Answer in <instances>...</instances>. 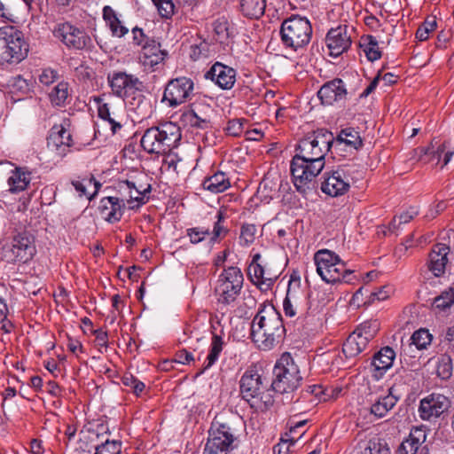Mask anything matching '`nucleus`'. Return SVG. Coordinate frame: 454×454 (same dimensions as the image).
<instances>
[{"label":"nucleus","instance_id":"obj_1","mask_svg":"<svg viewBox=\"0 0 454 454\" xmlns=\"http://www.w3.org/2000/svg\"><path fill=\"white\" fill-rule=\"evenodd\" d=\"M333 141V133L325 129H317L300 140L291 161V173L297 191L305 193L309 189L310 183L323 170L325 157Z\"/></svg>","mask_w":454,"mask_h":454},{"label":"nucleus","instance_id":"obj_2","mask_svg":"<svg viewBox=\"0 0 454 454\" xmlns=\"http://www.w3.org/2000/svg\"><path fill=\"white\" fill-rule=\"evenodd\" d=\"M280 313L271 304H262L251 323L253 341L262 350L272 349L285 336Z\"/></svg>","mask_w":454,"mask_h":454},{"label":"nucleus","instance_id":"obj_3","mask_svg":"<svg viewBox=\"0 0 454 454\" xmlns=\"http://www.w3.org/2000/svg\"><path fill=\"white\" fill-rule=\"evenodd\" d=\"M181 137L179 126L171 121H166L147 129L140 144L148 153L166 154L177 146Z\"/></svg>","mask_w":454,"mask_h":454},{"label":"nucleus","instance_id":"obj_4","mask_svg":"<svg viewBox=\"0 0 454 454\" xmlns=\"http://www.w3.org/2000/svg\"><path fill=\"white\" fill-rule=\"evenodd\" d=\"M280 39L286 48L297 51L306 46L312 35V27L306 17L292 15L280 27Z\"/></svg>","mask_w":454,"mask_h":454},{"label":"nucleus","instance_id":"obj_5","mask_svg":"<svg viewBox=\"0 0 454 454\" xmlns=\"http://www.w3.org/2000/svg\"><path fill=\"white\" fill-rule=\"evenodd\" d=\"M274 380L271 387L278 393H289L297 389L302 380L299 366L290 353H284L273 369Z\"/></svg>","mask_w":454,"mask_h":454},{"label":"nucleus","instance_id":"obj_6","mask_svg":"<svg viewBox=\"0 0 454 454\" xmlns=\"http://www.w3.org/2000/svg\"><path fill=\"white\" fill-rule=\"evenodd\" d=\"M23 34L12 26L0 28V64L20 63L27 54Z\"/></svg>","mask_w":454,"mask_h":454},{"label":"nucleus","instance_id":"obj_7","mask_svg":"<svg viewBox=\"0 0 454 454\" xmlns=\"http://www.w3.org/2000/svg\"><path fill=\"white\" fill-rule=\"evenodd\" d=\"M314 261L317 272L325 282L338 283L340 273L345 270V262L338 254L327 249L319 250L315 254Z\"/></svg>","mask_w":454,"mask_h":454},{"label":"nucleus","instance_id":"obj_8","mask_svg":"<svg viewBox=\"0 0 454 454\" xmlns=\"http://www.w3.org/2000/svg\"><path fill=\"white\" fill-rule=\"evenodd\" d=\"M53 35L68 49L82 50L91 43L90 37L84 30L68 22L58 24L53 29Z\"/></svg>","mask_w":454,"mask_h":454},{"label":"nucleus","instance_id":"obj_9","mask_svg":"<svg viewBox=\"0 0 454 454\" xmlns=\"http://www.w3.org/2000/svg\"><path fill=\"white\" fill-rule=\"evenodd\" d=\"M351 181L350 169L348 167H341L324 174L321 190L332 197L341 196L348 191Z\"/></svg>","mask_w":454,"mask_h":454},{"label":"nucleus","instance_id":"obj_10","mask_svg":"<svg viewBox=\"0 0 454 454\" xmlns=\"http://www.w3.org/2000/svg\"><path fill=\"white\" fill-rule=\"evenodd\" d=\"M193 88L194 83L190 78L172 79L165 87L162 101L168 102L170 107H176L190 99Z\"/></svg>","mask_w":454,"mask_h":454},{"label":"nucleus","instance_id":"obj_11","mask_svg":"<svg viewBox=\"0 0 454 454\" xmlns=\"http://www.w3.org/2000/svg\"><path fill=\"white\" fill-rule=\"evenodd\" d=\"M35 238L27 231L20 232L12 239L5 255L12 261L27 262L35 254Z\"/></svg>","mask_w":454,"mask_h":454},{"label":"nucleus","instance_id":"obj_12","mask_svg":"<svg viewBox=\"0 0 454 454\" xmlns=\"http://www.w3.org/2000/svg\"><path fill=\"white\" fill-rule=\"evenodd\" d=\"M205 454H227V430L224 414L215 415L204 449Z\"/></svg>","mask_w":454,"mask_h":454},{"label":"nucleus","instance_id":"obj_13","mask_svg":"<svg viewBox=\"0 0 454 454\" xmlns=\"http://www.w3.org/2000/svg\"><path fill=\"white\" fill-rule=\"evenodd\" d=\"M450 406V401L447 396L433 393L420 400L419 414L421 419L432 421L448 411Z\"/></svg>","mask_w":454,"mask_h":454},{"label":"nucleus","instance_id":"obj_14","mask_svg":"<svg viewBox=\"0 0 454 454\" xmlns=\"http://www.w3.org/2000/svg\"><path fill=\"white\" fill-rule=\"evenodd\" d=\"M348 95L347 87L342 79L335 78L321 86L317 91V97L321 103L332 106L347 99Z\"/></svg>","mask_w":454,"mask_h":454},{"label":"nucleus","instance_id":"obj_15","mask_svg":"<svg viewBox=\"0 0 454 454\" xmlns=\"http://www.w3.org/2000/svg\"><path fill=\"white\" fill-rule=\"evenodd\" d=\"M108 82L114 94L120 98L129 96L142 86V82L137 77L124 72H115L112 75H108Z\"/></svg>","mask_w":454,"mask_h":454},{"label":"nucleus","instance_id":"obj_16","mask_svg":"<svg viewBox=\"0 0 454 454\" xmlns=\"http://www.w3.org/2000/svg\"><path fill=\"white\" fill-rule=\"evenodd\" d=\"M248 307L243 300H239L237 301V309L233 311V316L229 320L234 340H242L247 336L248 331H251V323L248 322Z\"/></svg>","mask_w":454,"mask_h":454},{"label":"nucleus","instance_id":"obj_17","mask_svg":"<svg viewBox=\"0 0 454 454\" xmlns=\"http://www.w3.org/2000/svg\"><path fill=\"white\" fill-rule=\"evenodd\" d=\"M266 383L262 376L254 370H247L240 380V393L247 402H251L254 396H258Z\"/></svg>","mask_w":454,"mask_h":454},{"label":"nucleus","instance_id":"obj_18","mask_svg":"<svg viewBox=\"0 0 454 454\" xmlns=\"http://www.w3.org/2000/svg\"><path fill=\"white\" fill-rule=\"evenodd\" d=\"M326 44L330 51V55L338 57L346 51L350 44L351 39L348 35L346 27H338L332 28L326 35Z\"/></svg>","mask_w":454,"mask_h":454},{"label":"nucleus","instance_id":"obj_19","mask_svg":"<svg viewBox=\"0 0 454 454\" xmlns=\"http://www.w3.org/2000/svg\"><path fill=\"white\" fill-rule=\"evenodd\" d=\"M124 208L125 203L123 199L109 196L100 200V213L109 223L120 221L123 215Z\"/></svg>","mask_w":454,"mask_h":454},{"label":"nucleus","instance_id":"obj_20","mask_svg":"<svg viewBox=\"0 0 454 454\" xmlns=\"http://www.w3.org/2000/svg\"><path fill=\"white\" fill-rule=\"evenodd\" d=\"M449 253L450 247L445 244L434 246L429 254L428 269L435 277L444 274Z\"/></svg>","mask_w":454,"mask_h":454},{"label":"nucleus","instance_id":"obj_21","mask_svg":"<svg viewBox=\"0 0 454 454\" xmlns=\"http://www.w3.org/2000/svg\"><path fill=\"white\" fill-rule=\"evenodd\" d=\"M123 98L126 100L129 111L134 112L137 118L143 120L150 116L152 105L150 100L142 94L140 87H138V90H135Z\"/></svg>","mask_w":454,"mask_h":454},{"label":"nucleus","instance_id":"obj_22","mask_svg":"<svg viewBox=\"0 0 454 454\" xmlns=\"http://www.w3.org/2000/svg\"><path fill=\"white\" fill-rule=\"evenodd\" d=\"M72 136L71 134L62 126H54L51 129V132L47 139V144L51 150L55 149L59 151L60 156H65L67 148L71 145Z\"/></svg>","mask_w":454,"mask_h":454},{"label":"nucleus","instance_id":"obj_23","mask_svg":"<svg viewBox=\"0 0 454 454\" xmlns=\"http://www.w3.org/2000/svg\"><path fill=\"white\" fill-rule=\"evenodd\" d=\"M395 358V350L387 346L379 350L372 357L371 365L375 371L374 376L381 378L387 370H389Z\"/></svg>","mask_w":454,"mask_h":454},{"label":"nucleus","instance_id":"obj_24","mask_svg":"<svg viewBox=\"0 0 454 454\" xmlns=\"http://www.w3.org/2000/svg\"><path fill=\"white\" fill-rule=\"evenodd\" d=\"M427 434L423 427H414L411 430L398 448V454H416L419 446L425 442Z\"/></svg>","mask_w":454,"mask_h":454},{"label":"nucleus","instance_id":"obj_25","mask_svg":"<svg viewBox=\"0 0 454 454\" xmlns=\"http://www.w3.org/2000/svg\"><path fill=\"white\" fill-rule=\"evenodd\" d=\"M398 400L399 397L393 393V387L388 388L387 395L379 396L372 404L371 414L379 419L385 417L395 406Z\"/></svg>","mask_w":454,"mask_h":454},{"label":"nucleus","instance_id":"obj_26","mask_svg":"<svg viewBox=\"0 0 454 454\" xmlns=\"http://www.w3.org/2000/svg\"><path fill=\"white\" fill-rule=\"evenodd\" d=\"M368 341L358 332H353L343 344L342 351L346 357H355L365 349Z\"/></svg>","mask_w":454,"mask_h":454},{"label":"nucleus","instance_id":"obj_27","mask_svg":"<svg viewBox=\"0 0 454 454\" xmlns=\"http://www.w3.org/2000/svg\"><path fill=\"white\" fill-rule=\"evenodd\" d=\"M239 12L248 19H259L265 12L266 0H237Z\"/></svg>","mask_w":454,"mask_h":454},{"label":"nucleus","instance_id":"obj_28","mask_svg":"<svg viewBox=\"0 0 454 454\" xmlns=\"http://www.w3.org/2000/svg\"><path fill=\"white\" fill-rule=\"evenodd\" d=\"M261 254L256 253L253 255L252 262L248 268V274L254 283L258 286L272 284V278L266 275L263 266L259 262Z\"/></svg>","mask_w":454,"mask_h":454},{"label":"nucleus","instance_id":"obj_29","mask_svg":"<svg viewBox=\"0 0 454 454\" xmlns=\"http://www.w3.org/2000/svg\"><path fill=\"white\" fill-rule=\"evenodd\" d=\"M30 173L24 172L20 168H15L8 177V191L12 193H18L27 189L30 183Z\"/></svg>","mask_w":454,"mask_h":454},{"label":"nucleus","instance_id":"obj_30","mask_svg":"<svg viewBox=\"0 0 454 454\" xmlns=\"http://www.w3.org/2000/svg\"><path fill=\"white\" fill-rule=\"evenodd\" d=\"M420 351L421 349H416L415 345L411 344V341H409V340L406 343L402 341L401 361L411 366L412 370H417L420 366Z\"/></svg>","mask_w":454,"mask_h":454},{"label":"nucleus","instance_id":"obj_31","mask_svg":"<svg viewBox=\"0 0 454 454\" xmlns=\"http://www.w3.org/2000/svg\"><path fill=\"white\" fill-rule=\"evenodd\" d=\"M227 67L215 62L205 74V78L211 80L221 90H227Z\"/></svg>","mask_w":454,"mask_h":454},{"label":"nucleus","instance_id":"obj_32","mask_svg":"<svg viewBox=\"0 0 454 454\" xmlns=\"http://www.w3.org/2000/svg\"><path fill=\"white\" fill-rule=\"evenodd\" d=\"M359 44L369 61L373 62L381 58L379 43L374 36H363Z\"/></svg>","mask_w":454,"mask_h":454},{"label":"nucleus","instance_id":"obj_33","mask_svg":"<svg viewBox=\"0 0 454 454\" xmlns=\"http://www.w3.org/2000/svg\"><path fill=\"white\" fill-rule=\"evenodd\" d=\"M118 187L120 191H129V197L130 200H135L140 203H145L144 196L151 192L150 184L142 190L141 187H137L134 182L129 180L120 181Z\"/></svg>","mask_w":454,"mask_h":454},{"label":"nucleus","instance_id":"obj_34","mask_svg":"<svg viewBox=\"0 0 454 454\" xmlns=\"http://www.w3.org/2000/svg\"><path fill=\"white\" fill-rule=\"evenodd\" d=\"M336 144L348 146L349 148L357 150L363 145L362 139L358 131L353 128L342 129L336 138Z\"/></svg>","mask_w":454,"mask_h":454},{"label":"nucleus","instance_id":"obj_35","mask_svg":"<svg viewBox=\"0 0 454 454\" xmlns=\"http://www.w3.org/2000/svg\"><path fill=\"white\" fill-rule=\"evenodd\" d=\"M204 189L214 193L223 192L227 190V177L225 173L218 171L213 176L206 178L202 184Z\"/></svg>","mask_w":454,"mask_h":454},{"label":"nucleus","instance_id":"obj_36","mask_svg":"<svg viewBox=\"0 0 454 454\" xmlns=\"http://www.w3.org/2000/svg\"><path fill=\"white\" fill-rule=\"evenodd\" d=\"M419 215V210L416 207H410L407 210L401 213L399 215L395 216L388 226L390 232H396L403 224L410 223L415 216Z\"/></svg>","mask_w":454,"mask_h":454},{"label":"nucleus","instance_id":"obj_37","mask_svg":"<svg viewBox=\"0 0 454 454\" xmlns=\"http://www.w3.org/2000/svg\"><path fill=\"white\" fill-rule=\"evenodd\" d=\"M223 342L222 337L214 334L212 338L211 349L208 356H207V364L204 365L203 369L197 373V376L202 374L206 370L210 368L215 363V361L218 359L219 354L223 349Z\"/></svg>","mask_w":454,"mask_h":454},{"label":"nucleus","instance_id":"obj_38","mask_svg":"<svg viewBox=\"0 0 454 454\" xmlns=\"http://www.w3.org/2000/svg\"><path fill=\"white\" fill-rule=\"evenodd\" d=\"M260 392L261 393L258 395V396H254V399H252L250 405L261 411L268 410L273 405L274 398L271 391L268 388L267 383L264 388Z\"/></svg>","mask_w":454,"mask_h":454},{"label":"nucleus","instance_id":"obj_39","mask_svg":"<svg viewBox=\"0 0 454 454\" xmlns=\"http://www.w3.org/2000/svg\"><path fill=\"white\" fill-rule=\"evenodd\" d=\"M49 98L52 105L63 106L68 98V84L67 82H59L49 93Z\"/></svg>","mask_w":454,"mask_h":454},{"label":"nucleus","instance_id":"obj_40","mask_svg":"<svg viewBox=\"0 0 454 454\" xmlns=\"http://www.w3.org/2000/svg\"><path fill=\"white\" fill-rule=\"evenodd\" d=\"M433 305L440 311H446L454 305V286L443 290L440 295L434 299Z\"/></svg>","mask_w":454,"mask_h":454},{"label":"nucleus","instance_id":"obj_41","mask_svg":"<svg viewBox=\"0 0 454 454\" xmlns=\"http://www.w3.org/2000/svg\"><path fill=\"white\" fill-rule=\"evenodd\" d=\"M362 454H390V450L384 439L373 437L369 440Z\"/></svg>","mask_w":454,"mask_h":454},{"label":"nucleus","instance_id":"obj_42","mask_svg":"<svg viewBox=\"0 0 454 454\" xmlns=\"http://www.w3.org/2000/svg\"><path fill=\"white\" fill-rule=\"evenodd\" d=\"M411 344L415 345L416 349H426L431 344L432 335L426 329H419L413 333L408 339Z\"/></svg>","mask_w":454,"mask_h":454},{"label":"nucleus","instance_id":"obj_43","mask_svg":"<svg viewBox=\"0 0 454 454\" xmlns=\"http://www.w3.org/2000/svg\"><path fill=\"white\" fill-rule=\"evenodd\" d=\"M380 326V325L378 320H369L357 326L355 332L361 333L362 337L369 342L376 336Z\"/></svg>","mask_w":454,"mask_h":454},{"label":"nucleus","instance_id":"obj_44","mask_svg":"<svg viewBox=\"0 0 454 454\" xmlns=\"http://www.w3.org/2000/svg\"><path fill=\"white\" fill-rule=\"evenodd\" d=\"M98 102L100 103V100L98 99ZM98 114L101 119L109 122L114 134L121 129V124L112 116L110 106L107 103L98 104Z\"/></svg>","mask_w":454,"mask_h":454},{"label":"nucleus","instance_id":"obj_45","mask_svg":"<svg viewBox=\"0 0 454 454\" xmlns=\"http://www.w3.org/2000/svg\"><path fill=\"white\" fill-rule=\"evenodd\" d=\"M453 372L452 359L449 355H442L437 363L436 373L442 380L451 377Z\"/></svg>","mask_w":454,"mask_h":454},{"label":"nucleus","instance_id":"obj_46","mask_svg":"<svg viewBox=\"0 0 454 454\" xmlns=\"http://www.w3.org/2000/svg\"><path fill=\"white\" fill-rule=\"evenodd\" d=\"M243 282L244 277L241 270L237 267H229V283L231 285V291L233 294H238L241 291Z\"/></svg>","mask_w":454,"mask_h":454},{"label":"nucleus","instance_id":"obj_47","mask_svg":"<svg viewBox=\"0 0 454 454\" xmlns=\"http://www.w3.org/2000/svg\"><path fill=\"white\" fill-rule=\"evenodd\" d=\"M121 380L125 387H129L130 391L137 396L144 391L145 387L144 382L129 372L124 373Z\"/></svg>","mask_w":454,"mask_h":454},{"label":"nucleus","instance_id":"obj_48","mask_svg":"<svg viewBox=\"0 0 454 454\" xmlns=\"http://www.w3.org/2000/svg\"><path fill=\"white\" fill-rule=\"evenodd\" d=\"M213 30L215 32V39L220 43H224L227 39V19L225 17H222L217 19L212 24Z\"/></svg>","mask_w":454,"mask_h":454},{"label":"nucleus","instance_id":"obj_49","mask_svg":"<svg viewBox=\"0 0 454 454\" xmlns=\"http://www.w3.org/2000/svg\"><path fill=\"white\" fill-rule=\"evenodd\" d=\"M165 56V51L160 50L159 52H156L155 55H147V57H140V61L145 68H150L152 71H153L155 67L163 61Z\"/></svg>","mask_w":454,"mask_h":454},{"label":"nucleus","instance_id":"obj_50","mask_svg":"<svg viewBox=\"0 0 454 454\" xmlns=\"http://www.w3.org/2000/svg\"><path fill=\"white\" fill-rule=\"evenodd\" d=\"M435 27L436 21L434 18L426 20L425 22L418 28L416 32V38L419 41H426L429 36V33L434 31Z\"/></svg>","mask_w":454,"mask_h":454},{"label":"nucleus","instance_id":"obj_51","mask_svg":"<svg viewBox=\"0 0 454 454\" xmlns=\"http://www.w3.org/2000/svg\"><path fill=\"white\" fill-rule=\"evenodd\" d=\"M121 442L119 441H106L105 443L96 448L95 454H120L121 453Z\"/></svg>","mask_w":454,"mask_h":454},{"label":"nucleus","instance_id":"obj_52","mask_svg":"<svg viewBox=\"0 0 454 454\" xmlns=\"http://www.w3.org/2000/svg\"><path fill=\"white\" fill-rule=\"evenodd\" d=\"M226 271L223 269V272L219 276L218 284L215 286V293L219 295L218 301L221 304L225 305L227 303V286L225 285L227 281V276H225L224 272Z\"/></svg>","mask_w":454,"mask_h":454},{"label":"nucleus","instance_id":"obj_53","mask_svg":"<svg viewBox=\"0 0 454 454\" xmlns=\"http://www.w3.org/2000/svg\"><path fill=\"white\" fill-rule=\"evenodd\" d=\"M256 233V227L254 224H244L240 231V241L248 246L254 242Z\"/></svg>","mask_w":454,"mask_h":454},{"label":"nucleus","instance_id":"obj_54","mask_svg":"<svg viewBox=\"0 0 454 454\" xmlns=\"http://www.w3.org/2000/svg\"><path fill=\"white\" fill-rule=\"evenodd\" d=\"M161 17L169 18L174 13V4L171 0H153Z\"/></svg>","mask_w":454,"mask_h":454},{"label":"nucleus","instance_id":"obj_55","mask_svg":"<svg viewBox=\"0 0 454 454\" xmlns=\"http://www.w3.org/2000/svg\"><path fill=\"white\" fill-rule=\"evenodd\" d=\"M244 118L229 120V136L239 137L244 132Z\"/></svg>","mask_w":454,"mask_h":454},{"label":"nucleus","instance_id":"obj_56","mask_svg":"<svg viewBox=\"0 0 454 454\" xmlns=\"http://www.w3.org/2000/svg\"><path fill=\"white\" fill-rule=\"evenodd\" d=\"M160 49V44L157 43L153 39L147 38L145 43L143 44L142 51L140 57H147V55H155L156 52H159Z\"/></svg>","mask_w":454,"mask_h":454},{"label":"nucleus","instance_id":"obj_57","mask_svg":"<svg viewBox=\"0 0 454 454\" xmlns=\"http://www.w3.org/2000/svg\"><path fill=\"white\" fill-rule=\"evenodd\" d=\"M276 190L274 188V184L272 181L269 180L268 178L263 179L258 187V193H262L263 197L266 198H272Z\"/></svg>","mask_w":454,"mask_h":454},{"label":"nucleus","instance_id":"obj_58","mask_svg":"<svg viewBox=\"0 0 454 454\" xmlns=\"http://www.w3.org/2000/svg\"><path fill=\"white\" fill-rule=\"evenodd\" d=\"M58 78V72L51 68H45L39 75V82L44 85L53 83Z\"/></svg>","mask_w":454,"mask_h":454},{"label":"nucleus","instance_id":"obj_59","mask_svg":"<svg viewBox=\"0 0 454 454\" xmlns=\"http://www.w3.org/2000/svg\"><path fill=\"white\" fill-rule=\"evenodd\" d=\"M225 211L226 209L224 207H221L217 214V222L215 223L214 230H213V236L211 238L212 241H215L217 238L220 236V233L223 231V227L221 225V223L225 219Z\"/></svg>","mask_w":454,"mask_h":454},{"label":"nucleus","instance_id":"obj_60","mask_svg":"<svg viewBox=\"0 0 454 454\" xmlns=\"http://www.w3.org/2000/svg\"><path fill=\"white\" fill-rule=\"evenodd\" d=\"M205 235H209L208 230H200V228H192L188 230V236L191 242L197 244L205 239Z\"/></svg>","mask_w":454,"mask_h":454},{"label":"nucleus","instance_id":"obj_61","mask_svg":"<svg viewBox=\"0 0 454 454\" xmlns=\"http://www.w3.org/2000/svg\"><path fill=\"white\" fill-rule=\"evenodd\" d=\"M392 293L391 287L383 286L379 289L377 292H372L370 294L369 301L372 302L374 301H384L389 297Z\"/></svg>","mask_w":454,"mask_h":454},{"label":"nucleus","instance_id":"obj_62","mask_svg":"<svg viewBox=\"0 0 454 454\" xmlns=\"http://www.w3.org/2000/svg\"><path fill=\"white\" fill-rule=\"evenodd\" d=\"M283 309L286 316L287 317H293L296 315V310L292 301V297L289 289L287 290L286 296L283 301Z\"/></svg>","mask_w":454,"mask_h":454},{"label":"nucleus","instance_id":"obj_63","mask_svg":"<svg viewBox=\"0 0 454 454\" xmlns=\"http://www.w3.org/2000/svg\"><path fill=\"white\" fill-rule=\"evenodd\" d=\"M118 23H109L108 26L113 33L114 35L118 37L124 36L128 32L129 29L122 25L121 21L117 19Z\"/></svg>","mask_w":454,"mask_h":454},{"label":"nucleus","instance_id":"obj_64","mask_svg":"<svg viewBox=\"0 0 454 454\" xmlns=\"http://www.w3.org/2000/svg\"><path fill=\"white\" fill-rule=\"evenodd\" d=\"M193 360V356L191 352L186 349H182L176 352L175 361L180 364H188Z\"/></svg>","mask_w":454,"mask_h":454}]
</instances>
